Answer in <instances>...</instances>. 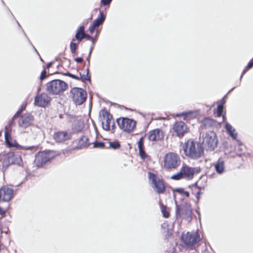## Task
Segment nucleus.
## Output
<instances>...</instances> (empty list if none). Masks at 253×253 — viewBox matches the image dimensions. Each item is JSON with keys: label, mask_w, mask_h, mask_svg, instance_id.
Masks as SVG:
<instances>
[{"label": "nucleus", "mask_w": 253, "mask_h": 253, "mask_svg": "<svg viewBox=\"0 0 253 253\" xmlns=\"http://www.w3.org/2000/svg\"><path fill=\"white\" fill-rule=\"evenodd\" d=\"M116 121L120 128L127 133L133 131L136 127V121L128 118H120Z\"/></svg>", "instance_id": "nucleus-9"}, {"label": "nucleus", "mask_w": 253, "mask_h": 253, "mask_svg": "<svg viewBox=\"0 0 253 253\" xmlns=\"http://www.w3.org/2000/svg\"><path fill=\"white\" fill-rule=\"evenodd\" d=\"M216 172L218 174H222L225 171V162L223 159L219 158L214 164Z\"/></svg>", "instance_id": "nucleus-21"}, {"label": "nucleus", "mask_w": 253, "mask_h": 253, "mask_svg": "<svg viewBox=\"0 0 253 253\" xmlns=\"http://www.w3.org/2000/svg\"><path fill=\"white\" fill-rule=\"evenodd\" d=\"M68 87V84L60 80H54L49 82L46 84V90L49 94L59 95L65 91Z\"/></svg>", "instance_id": "nucleus-5"}, {"label": "nucleus", "mask_w": 253, "mask_h": 253, "mask_svg": "<svg viewBox=\"0 0 253 253\" xmlns=\"http://www.w3.org/2000/svg\"><path fill=\"white\" fill-rule=\"evenodd\" d=\"M79 77H80V79H81L83 81L87 80L88 79V75L87 74L85 75H82L81 73H80Z\"/></svg>", "instance_id": "nucleus-36"}, {"label": "nucleus", "mask_w": 253, "mask_h": 253, "mask_svg": "<svg viewBox=\"0 0 253 253\" xmlns=\"http://www.w3.org/2000/svg\"><path fill=\"white\" fill-rule=\"evenodd\" d=\"M84 27L81 26L75 35V38L79 42L84 38L85 34L84 32Z\"/></svg>", "instance_id": "nucleus-25"}, {"label": "nucleus", "mask_w": 253, "mask_h": 253, "mask_svg": "<svg viewBox=\"0 0 253 253\" xmlns=\"http://www.w3.org/2000/svg\"><path fill=\"white\" fill-rule=\"evenodd\" d=\"M193 112H189L187 113H184V120L185 121L190 120L191 119L193 118Z\"/></svg>", "instance_id": "nucleus-30"}, {"label": "nucleus", "mask_w": 253, "mask_h": 253, "mask_svg": "<svg viewBox=\"0 0 253 253\" xmlns=\"http://www.w3.org/2000/svg\"><path fill=\"white\" fill-rule=\"evenodd\" d=\"M50 64H49L47 65V67H49V66H50Z\"/></svg>", "instance_id": "nucleus-51"}, {"label": "nucleus", "mask_w": 253, "mask_h": 253, "mask_svg": "<svg viewBox=\"0 0 253 253\" xmlns=\"http://www.w3.org/2000/svg\"><path fill=\"white\" fill-rule=\"evenodd\" d=\"M201 188H199V190H198L197 192H196V193L195 194L198 201H199L200 198V195L201 194Z\"/></svg>", "instance_id": "nucleus-37"}, {"label": "nucleus", "mask_w": 253, "mask_h": 253, "mask_svg": "<svg viewBox=\"0 0 253 253\" xmlns=\"http://www.w3.org/2000/svg\"><path fill=\"white\" fill-rule=\"evenodd\" d=\"M75 60L78 63H81L83 61V58L82 57H78L75 59Z\"/></svg>", "instance_id": "nucleus-42"}, {"label": "nucleus", "mask_w": 253, "mask_h": 253, "mask_svg": "<svg viewBox=\"0 0 253 253\" xmlns=\"http://www.w3.org/2000/svg\"><path fill=\"white\" fill-rule=\"evenodd\" d=\"M111 1H101L102 2V3L104 5H108L109 4V2H110Z\"/></svg>", "instance_id": "nucleus-43"}, {"label": "nucleus", "mask_w": 253, "mask_h": 253, "mask_svg": "<svg viewBox=\"0 0 253 253\" xmlns=\"http://www.w3.org/2000/svg\"><path fill=\"white\" fill-rule=\"evenodd\" d=\"M182 195H184L186 197H189V193L187 191H185V192H184V193Z\"/></svg>", "instance_id": "nucleus-44"}, {"label": "nucleus", "mask_w": 253, "mask_h": 253, "mask_svg": "<svg viewBox=\"0 0 253 253\" xmlns=\"http://www.w3.org/2000/svg\"><path fill=\"white\" fill-rule=\"evenodd\" d=\"M72 98L76 105L82 104L86 99V93L83 89L74 87L71 90Z\"/></svg>", "instance_id": "nucleus-10"}, {"label": "nucleus", "mask_w": 253, "mask_h": 253, "mask_svg": "<svg viewBox=\"0 0 253 253\" xmlns=\"http://www.w3.org/2000/svg\"><path fill=\"white\" fill-rule=\"evenodd\" d=\"M164 131L159 128H156L149 131L148 133V138L151 141H158L163 140Z\"/></svg>", "instance_id": "nucleus-14"}, {"label": "nucleus", "mask_w": 253, "mask_h": 253, "mask_svg": "<svg viewBox=\"0 0 253 253\" xmlns=\"http://www.w3.org/2000/svg\"><path fill=\"white\" fill-rule=\"evenodd\" d=\"M184 113H181V114H176V116L177 117H183V118L184 117Z\"/></svg>", "instance_id": "nucleus-45"}, {"label": "nucleus", "mask_w": 253, "mask_h": 253, "mask_svg": "<svg viewBox=\"0 0 253 253\" xmlns=\"http://www.w3.org/2000/svg\"><path fill=\"white\" fill-rule=\"evenodd\" d=\"M144 137H141L139 139L137 144L139 156L143 160H145L149 157L144 151Z\"/></svg>", "instance_id": "nucleus-20"}, {"label": "nucleus", "mask_w": 253, "mask_h": 253, "mask_svg": "<svg viewBox=\"0 0 253 253\" xmlns=\"http://www.w3.org/2000/svg\"><path fill=\"white\" fill-rule=\"evenodd\" d=\"M226 128L232 137H233L234 138H236L237 134L234 133L235 129L233 128L232 126L230 125L227 124L226 125Z\"/></svg>", "instance_id": "nucleus-28"}, {"label": "nucleus", "mask_w": 253, "mask_h": 253, "mask_svg": "<svg viewBox=\"0 0 253 253\" xmlns=\"http://www.w3.org/2000/svg\"><path fill=\"white\" fill-rule=\"evenodd\" d=\"M216 125V121L212 119L207 117L201 121V127L204 129L211 128Z\"/></svg>", "instance_id": "nucleus-19"}, {"label": "nucleus", "mask_w": 253, "mask_h": 253, "mask_svg": "<svg viewBox=\"0 0 253 253\" xmlns=\"http://www.w3.org/2000/svg\"><path fill=\"white\" fill-rule=\"evenodd\" d=\"M91 50H90V51L89 56H88V58H87V60H88V61H89V57H90V54H91Z\"/></svg>", "instance_id": "nucleus-49"}, {"label": "nucleus", "mask_w": 253, "mask_h": 253, "mask_svg": "<svg viewBox=\"0 0 253 253\" xmlns=\"http://www.w3.org/2000/svg\"><path fill=\"white\" fill-rule=\"evenodd\" d=\"M104 147V143L103 142H96L94 144V148H103Z\"/></svg>", "instance_id": "nucleus-35"}, {"label": "nucleus", "mask_w": 253, "mask_h": 253, "mask_svg": "<svg viewBox=\"0 0 253 253\" xmlns=\"http://www.w3.org/2000/svg\"><path fill=\"white\" fill-rule=\"evenodd\" d=\"M66 75L69 76V77H71V78H72L73 79H75L76 80H80V77L79 76H75V75H73V74H70V73H67L66 74Z\"/></svg>", "instance_id": "nucleus-38"}, {"label": "nucleus", "mask_w": 253, "mask_h": 253, "mask_svg": "<svg viewBox=\"0 0 253 253\" xmlns=\"http://www.w3.org/2000/svg\"><path fill=\"white\" fill-rule=\"evenodd\" d=\"M173 192L174 193L175 192H176V193H178L181 195H183V194L184 193V192H185V190L183 188H176V189H175L173 190Z\"/></svg>", "instance_id": "nucleus-34"}, {"label": "nucleus", "mask_w": 253, "mask_h": 253, "mask_svg": "<svg viewBox=\"0 0 253 253\" xmlns=\"http://www.w3.org/2000/svg\"><path fill=\"white\" fill-rule=\"evenodd\" d=\"M182 149L186 156L196 160L204 155V149L199 142L189 139L184 142Z\"/></svg>", "instance_id": "nucleus-1"}, {"label": "nucleus", "mask_w": 253, "mask_h": 253, "mask_svg": "<svg viewBox=\"0 0 253 253\" xmlns=\"http://www.w3.org/2000/svg\"><path fill=\"white\" fill-rule=\"evenodd\" d=\"M33 120V116L30 114L23 115L19 121V125L23 127H26L29 126Z\"/></svg>", "instance_id": "nucleus-18"}, {"label": "nucleus", "mask_w": 253, "mask_h": 253, "mask_svg": "<svg viewBox=\"0 0 253 253\" xmlns=\"http://www.w3.org/2000/svg\"><path fill=\"white\" fill-rule=\"evenodd\" d=\"M148 178L153 190L158 194H163L166 191V182L162 176L151 171L148 172Z\"/></svg>", "instance_id": "nucleus-2"}, {"label": "nucleus", "mask_w": 253, "mask_h": 253, "mask_svg": "<svg viewBox=\"0 0 253 253\" xmlns=\"http://www.w3.org/2000/svg\"><path fill=\"white\" fill-rule=\"evenodd\" d=\"M84 38H87L88 39H90L91 38V37H90V36L86 35H85V36Z\"/></svg>", "instance_id": "nucleus-46"}, {"label": "nucleus", "mask_w": 253, "mask_h": 253, "mask_svg": "<svg viewBox=\"0 0 253 253\" xmlns=\"http://www.w3.org/2000/svg\"><path fill=\"white\" fill-rule=\"evenodd\" d=\"M70 138V135L66 132H58L54 134V138L58 142L65 141Z\"/></svg>", "instance_id": "nucleus-22"}, {"label": "nucleus", "mask_w": 253, "mask_h": 253, "mask_svg": "<svg viewBox=\"0 0 253 253\" xmlns=\"http://www.w3.org/2000/svg\"><path fill=\"white\" fill-rule=\"evenodd\" d=\"M76 46L77 44L76 43L74 42H71L70 44V49L72 53H75L76 50Z\"/></svg>", "instance_id": "nucleus-33"}, {"label": "nucleus", "mask_w": 253, "mask_h": 253, "mask_svg": "<svg viewBox=\"0 0 253 253\" xmlns=\"http://www.w3.org/2000/svg\"><path fill=\"white\" fill-rule=\"evenodd\" d=\"M79 144L82 147H86L88 145V139L87 136H83L79 141Z\"/></svg>", "instance_id": "nucleus-27"}, {"label": "nucleus", "mask_w": 253, "mask_h": 253, "mask_svg": "<svg viewBox=\"0 0 253 253\" xmlns=\"http://www.w3.org/2000/svg\"><path fill=\"white\" fill-rule=\"evenodd\" d=\"M8 159L9 162L11 164L20 165L22 163V159L19 156H15L12 154H10L8 156Z\"/></svg>", "instance_id": "nucleus-23"}, {"label": "nucleus", "mask_w": 253, "mask_h": 253, "mask_svg": "<svg viewBox=\"0 0 253 253\" xmlns=\"http://www.w3.org/2000/svg\"><path fill=\"white\" fill-rule=\"evenodd\" d=\"M115 128V124H113V125H112V130H113Z\"/></svg>", "instance_id": "nucleus-48"}, {"label": "nucleus", "mask_w": 253, "mask_h": 253, "mask_svg": "<svg viewBox=\"0 0 253 253\" xmlns=\"http://www.w3.org/2000/svg\"><path fill=\"white\" fill-rule=\"evenodd\" d=\"M192 211L190 204L185 203L176 205L175 210L176 219H184L189 221L192 219Z\"/></svg>", "instance_id": "nucleus-6"}, {"label": "nucleus", "mask_w": 253, "mask_h": 253, "mask_svg": "<svg viewBox=\"0 0 253 253\" xmlns=\"http://www.w3.org/2000/svg\"><path fill=\"white\" fill-rule=\"evenodd\" d=\"M4 213L1 208L0 207V214H2Z\"/></svg>", "instance_id": "nucleus-47"}, {"label": "nucleus", "mask_w": 253, "mask_h": 253, "mask_svg": "<svg viewBox=\"0 0 253 253\" xmlns=\"http://www.w3.org/2000/svg\"><path fill=\"white\" fill-rule=\"evenodd\" d=\"M46 72L45 71L42 72L41 73V76H40L41 80H42L46 78Z\"/></svg>", "instance_id": "nucleus-39"}, {"label": "nucleus", "mask_w": 253, "mask_h": 253, "mask_svg": "<svg viewBox=\"0 0 253 253\" xmlns=\"http://www.w3.org/2000/svg\"><path fill=\"white\" fill-rule=\"evenodd\" d=\"M110 114L105 110H102L100 112V117L102 122V127L104 130L110 129Z\"/></svg>", "instance_id": "nucleus-17"}, {"label": "nucleus", "mask_w": 253, "mask_h": 253, "mask_svg": "<svg viewBox=\"0 0 253 253\" xmlns=\"http://www.w3.org/2000/svg\"><path fill=\"white\" fill-rule=\"evenodd\" d=\"M181 160L179 155L173 152L167 153L164 157V169L170 171L177 169L180 166Z\"/></svg>", "instance_id": "nucleus-3"}, {"label": "nucleus", "mask_w": 253, "mask_h": 253, "mask_svg": "<svg viewBox=\"0 0 253 253\" xmlns=\"http://www.w3.org/2000/svg\"><path fill=\"white\" fill-rule=\"evenodd\" d=\"M253 67V58L250 61L249 63L246 68L244 69L241 77L245 74L250 69L252 68Z\"/></svg>", "instance_id": "nucleus-29"}, {"label": "nucleus", "mask_w": 253, "mask_h": 253, "mask_svg": "<svg viewBox=\"0 0 253 253\" xmlns=\"http://www.w3.org/2000/svg\"><path fill=\"white\" fill-rule=\"evenodd\" d=\"M54 155L52 152L50 151L41 152L38 153L36 157V161L38 165H42L53 159Z\"/></svg>", "instance_id": "nucleus-12"}, {"label": "nucleus", "mask_w": 253, "mask_h": 253, "mask_svg": "<svg viewBox=\"0 0 253 253\" xmlns=\"http://www.w3.org/2000/svg\"><path fill=\"white\" fill-rule=\"evenodd\" d=\"M218 140L216 133L213 131H210L203 136L202 143L207 151H213L217 147Z\"/></svg>", "instance_id": "nucleus-7"}, {"label": "nucleus", "mask_w": 253, "mask_h": 253, "mask_svg": "<svg viewBox=\"0 0 253 253\" xmlns=\"http://www.w3.org/2000/svg\"><path fill=\"white\" fill-rule=\"evenodd\" d=\"M13 190L8 187L4 186L0 189V201H9L12 198Z\"/></svg>", "instance_id": "nucleus-16"}, {"label": "nucleus", "mask_w": 253, "mask_h": 253, "mask_svg": "<svg viewBox=\"0 0 253 253\" xmlns=\"http://www.w3.org/2000/svg\"><path fill=\"white\" fill-rule=\"evenodd\" d=\"M96 27H97L96 26H94V24H93V25L89 27V31L90 32V33L91 34H92L93 33V32L94 31L95 28H96Z\"/></svg>", "instance_id": "nucleus-40"}, {"label": "nucleus", "mask_w": 253, "mask_h": 253, "mask_svg": "<svg viewBox=\"0 0 253 253\" xmlns=\"http://www.w3.org/2000/svg\"><path fill=\"white\" fill-rule=\"evenodd\" d=\"M159 205L161 210V211L163 213V216L165 218H169L170 216V214L169 211L167 210V206L163 204L161 200H160L159 201Z\"/></svg>", "instance_id": "nucleus-24"}, {"label": "nucleus", "mask_w": 253, "mask_h": 253, "mask_svg": "<svg viewBox=\"0 0 253 253\" xmlns=\"http://www.w3.org/2000/svg\"><path fill=\"white\" fill-rule=\"evenodd\" d=\"M172 129L176 132V135L180 138L183 137L188 130L186 124L182 121L175 122Z\"/></svg>", "instance_id": "nucleus-13"}, {"label": "nucleus", "mask_w": 253, "mask_h": 253, "mask_svg": "<svg viewBox=\"0 0 253 253\" xmlns=\"http://www.w3.org/2000/svg\"><path fill=\"white\" fill-rule=\"evenodd\" d=\"M223 109V105L220 104L217 107V117H220L222 114Z\"/></svg>", "instance_id": "nucleus-31"}, {"label": "nucleus", "mask_w": 253, "mask_h": 253, "mask_svg": "<svg viewBox=\"0 0 253 253\" xmlns=\"http://www.w3.org/2000/svg\"><path fill=\"white\" fill-rule=\"evenodd\" d=\"M111 147V142H109V147Z\"/></svg>", "instance_id": "nucleus-50"}, {"label": "nucleus", "mask_w": 253, "mask_h": 253, "mask_svg": "<svg viewBox=\"0 0 253 253\" xmlns=\"http://www.w3.org/2000/svg\"><path fill=\"white\" fill-rule=\"evenodd\" d=\"M181 239L187 248L192 250L194 246L200 241V236L197 232H187L185 234L184 233L182 234Z\"/></svg>", "instance_id": "nucleus-8"}, {"label": "nucleus", "mask_w": 253, "mask_h": 253, "mask_svg": "<svg viewBox=\"0 0 253 253\" xmlns=\"http://www.w3.org/2000/svg\"><path fill=\"white\" fill-rule=\"evenodd\" d=\"M4 136H5V141L6 145L9 147H15L18 149H30L32 148V147H23L19 145L15 140H13L11 137L10 132L8 130V126H5V132H4Z\"/></svg>", "instance_id": "nucleus-11"}, {"label": "nucleus", "mask_w": 253, "mask_h": 253, "mask_svg": "<svg viewBox=\"0 0 253 253\" xmlns=\"http://www.w3.org/2000/svg\"><path fill=\"white\" fill-rule=\"evenodd\" d=\"M195 174V169L191 167L186 164H183L180 170L173 174L170 178L174 180H179L182 179L186 180H192Z\"/></svg>", "instance_id": "nucleus-4"}, {"label": "nucleus", "mask_w": 253, "mask_h": 253, "mask_svg": "<svg viewBox=\"0 0 253 253\" xmlns=\"http://www.w3.org/2000/svg\"><path fill=\"white\" fill-rule=\"evenodd\" d=\"M50 101V97L46 93L38 95L35 98L34 103L40 107L46 106Z\"/></svg>", "instance_id": "nucleus-15"}, {"label": "nucleus", "mask_w": 253, "mask_h": 253, "mask_svg": "<svg viewBox=\"0 0 253 253\" xmlns=\"http://www.w3.org/2000/svg\"><path fill=\"white\" fill-rule=\"evenodd\" d=\"M105 20V16L102 12H100L99 16L94 21V26L98 27Z\"/></svg>", "instance_id": "nucleus-26"}, {"label": "nucleus", "mask_w": 253, "mask_h": 253, "mask_svg": "<svg viewBox=\"0 0 253 253\" xmlns=\"http://www.w3.org/2000/svg\"><path fill=\"white\" fill-rule=\"evenodd\" d=\"M192 186L195 188L198 189V190H199V188H201L200 186L198 185V183L196 182L194 184H193Z\"/></svg>", "instance_id": "nucleus-41"}, {"label": "nucleus", "mask_w": 253, "mask_h": 253, "mask_svg": "<svg viewBox=\"0 0 253 253\" xmlns=\"http://www.w3.org/2000/svg\"><path fill=\"white\" fill-rule=\"evenodd\" d=\"M121 145L118 141H115L112 142V148L114 149H117L120 148Z\"/></svg>", "instance_id": "nucleus-32"}]
</instances>
